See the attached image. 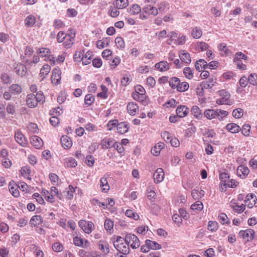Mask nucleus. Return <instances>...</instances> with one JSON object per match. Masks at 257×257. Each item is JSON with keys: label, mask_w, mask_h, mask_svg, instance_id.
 <instances>
[{"label": "nucleus", "mask_w": 257, "mask_h": 257, "mask_svg": "<svg viewBox=\"0 0 257 257\" xmlns=\"http://www.w3.org/2000/svg\"><path fill=\"white\" fill-rule=\"evenodd\" d=\"M113 245L115 249L119 253L127 255L130 253V246L128 244L124 241V239L120 236H118L114 241Z\"/></svg>", "instance_id": "nucleus-1"}, {"label": "nucleus", "mask_w": 257, "mask_h": 257, "mask_svg": "<svg viewBox=\"0 0 257 257\" xmlns=\"http://www.w3.org/2000/svg\"><path fill=\"white\" fill-rule=\"evenodd\" d=\"M220 97L216 100V103L218 105H231L234 103V100L230 99V94L224 89L218 91Z\"/></svg>", "instance_id": "nucleus-2"}, {"label": "nucleus", "mask_w": 257, "mask_h": 257, "mask_svg": "<svg viewBox=\"0 0 257 257\" xmlns=\"http://www.w3.org/2000/svg\"><path fill=\"white\" fill-rule=\"evenodd\" d=\"M124 241L133 249L137 248L140 246L138 237L134 234L127 233L125 236Z\"/></svg>", "instance_id": "nucleus-3"}, {"label": "nucleus", "mask_w": 257, "mask_h": 257, "mask_svg": "<svg viewBox=\"0 0 257 257\" xmlns=\"http://www.w3.org/2000/svg\"><path fill=\"white\" fill-rule=\"evenodd\" d=\"M254 233V231L253 229H247L244 230H240L239 232V235L243 239L248 241L253 239Z\"/></svg>", "instance_id": "nucleus-4"}, {"label": "nucleus", "mask_w": 257, "mask_h": 257, "mask_svg": "<svg viewBox=\"0 0 257 257\" xmlns=\"http://www.w3.org/2000/svg\"><path fill=\"white\" fill-rule=\"evenodd\" d=\"M61 71L59 68H55L52 71L51 75V82L55 85H58L61 82Z\"/></svg>", "instance_id": "nucleus-5"}, {"label": "nucleus", "mask_w": 257, "mask_h": 257, "mask_svg": "<svg viewBox=\"0 0 257 257\" xmlns=\"http://www.w3.org/2000/svg\"><path fill=\"white\" fill-rule=\"evenodd\" d=\"M132 97L135 100L141 102L144 105H147L149 103V99L145 94L133 92Z\"/></svg>", "instance_id": "nucleus-6"}, {"label": "nucleus", "mask_w": 257, "mask_h": 257, "mask_svg": "<svg viewBox=\"0 0 257 257\" xmlns=\"http://www.w3.org/2000/svg\"><path fill=\"white\" fill-rule=\"evenodd\" d=\"M15 139L16 142L22 147H26L28 144V141L20 132L15 133Z\"/></svg>", "instance_id": "nucleus-7"}, {"label": "nucleus", "mask_w": 257, "mask_h": 257, "mask_svg": "<svg viewBox=\"0 0 257 257\" xmlns=\"http://www.w3.org/2000/svg\"><path fill=\"white\" fill-rule=\"evenodd\" d=\"M75 33L71 32L68 34L66 38H65L63 45L67 49L70 48L73 45L75 41Z\"/></svg>", "instance_id": "nucleus-8"}, {"label": "nucleus", "mask_w": 257, "mask_h": 257, "mask_svg": "<svg viewBox=\"0 0 257 257\" xmlns=\"http://www.w3.org/2000/svg\"><path fill=\"white\" fill-rule=\"evenodd\" d=\"M73 242L76 246L83 248L87 247L90 244L89 242L87 240H84L83 238L78 236L73 237Z\"/></svg>", "instance_id": "nucleus-9"}, {"label": "nucleus", "mask_w": 257, "mask_h": 257, "mask_svg": "<svg viewBox=\"0 0 257 257\" xmlns=\"http://www.w3.org/2000/svg\"><path fill=\"white\" fill-rule=\"evenodd\" d=\"M14 69L16 73L21 76H25L27 73L25 65L20 63H15Z\"/></svg>", "instance_id": "nucleus-10"}, {"label": "nucleus", "mask_w": 257, "mask_h": 257, "mask_svg": "<svg viewBox=\"0 0 257 257\" xmlns=\"http://www.w3.org/2000/svg\"><path fill=\"white\" fill-rule=\"evenodd\" d=\"M216 83V79L213 78H209L208 80L202 82L200 87L202 90L212 88Z\"/></svg>", "instance_id": "nucleus-11"}, {"label": "nucleus", "mask_w": 257, "mask_h": 257, "mask_svg": "<svg viewBox=\"0 0 257 257\" xmlns=\"http://www.w3.org/2000/svg\"><path fill=\"white\" fill-rule=\"evenodd\" d=\"M189 109L185 105H180L177 107L176 112V114L180 117L182 118L186 116L189 113Z\"/></svg>", "instance_id": "nucleus-12"}, {"label": "nucleus", "mask_w": 257, "mask_h": 257, "mask_svg": "<svg viewBox=\"0 0 257 257\" xmlns=\"http://www.w3.org/2000/svg\"><path fill=\"white\" fill-rule=\"evenodd\" d=\"M30 143L36 149H40L43 145V142L41 138L37 136H34L30 138Z\"/></svg>", "instance_id": "nucleus-13"}, {"label": "nucleus", "mask_w": 257, "mask_h": 257, "mask_svg": "<svg viewBox=\"0 0 257 257\" xmlns=\"http://www.w3.org/2000/svg\"><path fill=\"white\" fill-rule=\"evenodd\" d=\"M164 172L162 168H158L154 174V179L155 183L161 182L164 178Z\"/></svg>", "instance_id": "nucleus-14"}, {"label": "nucleus", "mask_w": 257, "mask_h": 257, "mask_svg": "<svg viewBox=\"0 0 257 257\" xmlns=\"http://www.w3.org/2000/svg\"><path fill=\"white\" fill-rule=\"evenodd\" d=\"M26 103L27 105L30 108L35 107L38 104L37 98L34 94H29L27 96Z\"/></svg>", "instance_id": "nucleus-15"}, {"label": "nucleus", "mask_w": 257, "mask_h": 257, "mask_svg": "<svg viewBox=\"0 0 257 257\" xmlns=\"http://www.w3.org/2000/svg\"><path fill=\"white\" fill-rule=\"evenodd\" d=\"M139 107L138 104L134 102H130L127 105L128 113L131 115H135L139 111Z\"/></svg>", "instance_id": "nucleus-16"}, {"label": "nucleus", "mask_w": 257, "mask_h": 257, "mask_svg": "<svg viewBox=\"0 0 257 257\" xmlns=\"http://www.w3.org/2000/svg\"><path fill=\"white\" fill-rule=\"evenodd\" d=\"M143 12L146 15H151L153 16H156L158 14V9L151 5H147L143 9Z\"/></svg>", "instance_id": "nucleus-17"}, {"label": "nucleus", "mask_w": 257, "mask_h": 257, "mask_svg": "<svg viewBox=\"0 0 257 257\" xmlns=\"http://www.w3.org/2000/svg\"><path fill=\"white\" fill-rule=\"evenodd\" d=\"M249 170L247 167L243 165L239 166L236 170L237 176L241 178H245L248 174Z\"/></svg>", "instance_id": "nucleus-18"}, {"label": "nucleus", "mask_w": 257, "mask_h": 257, "mask_svg": "<svg viewBox=\"0 0 257 257\" xmlns=\"http://www.w3.org/2000/svg\"><path fill=\"white\" fill-rule=\"evenodd\" d=\"M79 225L85 233L89 234L91 232L92 227L93 225L92 222H86L85 221H80L79 222Z\"/></svg>", "instance_id": "nucleus-19"}, {"label": "nucleus", "mask_w": 257, "mask_h": 257, "mask_svg": "<svg viewBox=\"0 0 257 257\" xmlns=\"http://www.w3.org/2000/svg\"><path fill=\"white\" fill-rule=\"evenodd\" d=\"M60 142L62 146L65 149L70 148L72 145V142L70 137L63 136L61 138Z\"/></svg>", "instance_id": "nucleus-20"}, {"label": "nucleus", "mask_w": 257, "mask_h": 257, "mask_svg": "<svg viewBox=\"0 0 257 257\" xmlns=\"http://www.w3.org/2000/svg\"><path fill=\"white\" fill-rule=\"evenodd\" d=\"M114 140L112 138H104L101 142V145L103 149H108L112 148L114 145Z\"/></svg>", "instance_id": "nucleus-21"}, {"label": "nucleus", "mask_w": 257, "mask_h": 257, "mask_svg": "<svg viewBox=\"0 0 257 257\" xmlns=\"http://www.w3.org/2000/svg\"><path fill=\"white\" fill-rule=\"evenodd\" d=\"M9 191L11 194L15 197H18L19 195L18 186L14 181H11L9 184Z\"/></svg>", "instance_id": "nucleus-22"}, {"label": "nucleus", "mask_w": 257, "mask_h": 257, "mask_svg": "<svg viewBox=\"0 0 257 257\" xmlns=\"http://www.w3.org/2000/svg\"><path fill=\"white\" fill-rule=\"evenodd\" d=\"M98 248L104 253L107 254L109 253V245L106 241L100 240L98 242Z\"/></svg>", "instance_id": "nucleus-23"}, {"label": "nucleus", "mask_w": 257, "mask_h": 257, "mask_svg": "<svg viewBox=\"0 0 257 257\" xmlns=\"http://www.w3.org/2000/svg\"><path fill=\"white\" fill-rule=\"evenodd\" d=\"M179 58L182 62L187 64L190 63L191 61L190 54L185 50H182L179 54Z\"/></svg>", "instance_id": "nucleus-24"}, {"label": "nucleus", "mask_w": 257, "mask_h": 257, "mask_svg": "<svg viewBox=\"0 0 257 257\" xmlns=\"http://www.w3.org/2000/svg\"><path fill=\"white\" fill-rule=\"evenodd\" d=\"M191 114L197 119L200 120L203 117V114L200 108L197 105H194L191 109Z\"/></svg>", "instance_id": "nucleus-25"}, {"label": "nucleus", "mask_w": 257, "mask_h": 257, "mask_svg": "<svg viewBox=\"0 0 257 257\" xmlns=\"http://www.w3.org/2000/svg\"><path fill=\"white\" fill-rule=\"evenodd\" d=\"M50 70L51 67L48 64H45L43 66L39 73V76L41 78V81L46 77Z\"/></svg>", "instance_id": "nucleus-26"}, {"label": "nucleus", "mask_w": 257, "mask_h": 257, "mask_svg": "<svg viewBox=\"0 0 257 257\" xmlns=\"http://www.w3.org/2000/svg\"><path fill=\"white\" fill-rule=\"evenodd\" d=\"M225 128L231 133L235 134L238 133L240 130V126L234 123H229L226 124Z\"/></svg>", "instance_id": "nucleus-27"}, {"label": "nucleus", "mask_w": 257, "mask_h": 257, "mask_svg": "<svg viewBox=\"0 0 257 257\" xmlns=\"http://www.w3.org/2000/svg\"><path fill=\"white\" fill-rule=\"evenodd\" d=\"M155 67L156 69L162 72L167 71L170 68L168 63L165 61H162L159 63H157L155 64Z\"/></svg>", "instance_id": "nucleus-28"}, {"label": "nucleus", "mask_w": 257, "mask_h": 257, "mask_svg": "<svg viewBox=\"0 0 257 257\" xmlns=\"http://www.w3.org/2000/svg\"><path fill=\"white\" fill-rule=\"evenodd\" d=\"M129 129L128 124L126 122H121L118 123L117 126V131L118 133L123 134L128 132Z\"/></svg>", "instance_id": "nucleus-29"}, {"label": "nucleus", "mask_w": 257, "mask_h": 257, "mask_svg": "<svg viewBox=\"0 0 257 257\" xmlns=\"http://www.w3.org/2000/svg\"><path fill=\"white\" fill-rule=\"evenodd\" d=\"M36 22V17L32 15H30L25 18L24 23L27 27H32Z\"/></svg>", "instance_id": "nucleus-30"}, {"label": "nucleus", "mask_w": 257, "mask_h": 257, "mask_svg": "<svg viewBox=\"0 0 257 257\" xmlns=\"http://www.w3.org/2000/svg\"><path fill=\"white\" fill-rule=\"evenodd\" d=\"M165 147V144L163 143L160 142L156 144L151 150L152 154L154 156H158L160 153V151Z\"/></svg>", "instance_id": "nucleus-31"}, {"label": "nucleus", "mask_w": 257, "mask_h": 257, "mask_svg": "<svg viewBox=\"0 0 257 257\" xmlns=\"http://www.w3.org/2000/svg\"><path fill=\"white\" fill-rule=\"evenodd\" d=\"M43 221V218L41 215H36L31 218L30 223L32 226H36L41 224Z\"/></svg>", "instance_id": "nucleus-32"}, {"label": "nucleus", "mask_w": 257, "mask_h": 257, "mask_svg": "<svg viewBox=\"0 0 257 257\" xmlns=\"http://www.w3.org/2000/svg\"><path fill=\"white\" fill-rule=\"evenodd\" d=\"M204 116L208 119L217 118L215 110L212 109H206L204 113Z\"/></svg>", "instance_id": "nucleus-33"}, {"label": "nucleus", "mask_w": 257, "mask_h": 257, "mask_svg": "<svg viewBox=\"0 0 257 257\" xmlns=\"http://www.w3.org/2000/svg\"><path fill=\"white\" fill-rule=\"evenodd\" d=\"M145 242L146 244L149 247L150 249L156 250L159 249L161 248V245L156 241L147 239L145 241Z\"/></svg>", "instance_id": "nucleus-34"}, {"label": "nucleus", "mask_w": 257, "mask_h": 257, "mask_svg": "<svg viewBox=\"0 0 257 257\" xmlns=\"http://www.w3.org/2000/svg\"><path fill=\"white\" fill-rule=\"evenodd\" d=\"M10 92L12 94H19L22 92V87L18 84H13L9 88Z\"/></svg>", "instance_id": "nucleus-35"}, {"label": "nucleus", "mask_w": 257, "mask_h": 257, "mask_svg": "<svg viewBox=\"0 0 257 257\" xmlns=\"http://www.w3.org/2000/svg\"><path fill=\"white\" fill-rule=\"evenodd\" d=\"M115 7L118 9L126 8L128 5V0H116L113 4Z\"/></svg>", "instance_id": "nucleus-36"}, {"label": "nucleus", "mask_w": 257, "mask_h": 257, "mask_svg": "<svg viewBox=\"0 0 257 257\" xmlns=\"http://www.w3.org/2000/svg\"><path fill=\"white\" fill-rule=\"evenodd\" d=\"M207 63L204 59H200L197 61L195 64V68L197 70L200 72L202 69H206Z\"/></svg>", "instance_id": "nucleus-37"}, {"label": "nucleus", "mask_w": 257, "mask_h": 257, "mask_svg": "<svg viewBox=\"0 0 257 257\" xmlns=\"http://www.w3.org/2000/svg\"><path fill=\"white\" fill-rule=\"evenodd\" d=\"M100 187L102 191L106 192L109 189V185L105 176L102 177L100 179Z\"/></svg>", "instance_id": "nucleus-38"}, {"label": "nucleus", "mask_w": 257, "mask_h": 257, "mask_svg": "<svg viewBox=\"0 0 257 257\" xmlns=\"http://www.w3.org/2000/svg\"><path fill=\"white\" fill-rule=\"evenodd\" d=\"M180 79L177 77H172L169 80V86L172 89L177 90L178 84H179Z\"/></svg>", "instance_id": "nucleus-39"}, {"label": "nucleus", "mask_w": 257, "mask_h": 257, "mask_svg": "<svg viewBox=\"0 0 257 257\" xmlns=\"http://www.w3.org/2000/svg\"><path fill=\"white\" fill-rule=\"evenodd\" d=\"M110 42V38H106L103 39L101 41H98L97 42L96 45L97 47L99 49H103L105 47H107L108 46L109 43Z\"/></svg>", "instance_id": "nucleus-40"}, {"label": "nucleus", "mask_w": 257, "mask_h": 257, "mask_svg": "<svg viewBox=\"0 0 257 257\" xmlns=\"http://www.w3.org/2000/svg\"><path fill=\"white\" fill-rule=\"evenodd\" d=\"M218 48L221 56H226L228 54L229 50L227 47L226 44L225 43H220L218 46Z\"/></svg>", "instance_id": "nucleus-41"}, {"label": "nucleus", "mask_w": 257, "mask_h": 257, "mask_svg": "<svg viewBox=\"0 0 257 257\" xmlns=\"http://www.w3.org/2000/svg\"><path fill=\"white\" fill-rule=\"evenodd\" d=\"M191 35L195 39L200 38L202 35L201 29L197 27L193 28L192 30Z\"/></svg>", "instance_id": "nucleus-42"}, {"label": "nucleus", "mask_w": 257, "mask_h": 257, "mask_svg": "<svg viewBox=\"0 0 257 257\" xmlns=\"http://www.w3.org/2000/svg\"><path fill=\"white\" fill-rule=\"evenodd\" d=\"M91 53L89 51H87L85 55H82L81 58L82 64L84 65L90 64L91 61Z\"/></svg>", "instance_id": "nucleus-43"}, {"label": "nucleus", "mask_w": 257, "mask_h": 257, "mask_svg": "<svg viewBox=\"0 0 257 257\" xmlns=\"http://www.w3.org/2000/svg\"><path fill=\"white\" fill-rule=\"evenodd\" d=\"M189 87V85L187 82H181L179 80V84L178 85L177 90L179 92H185L187 91Z\"/></svg>", "instance_id": "nucleus-44"}, {"label": "nucleus", "mask_w": 257, "mask_h": 257, "mask_svg": "<svg viewBox=\"0 0 257 257\" xmlns=\"http://www.w3.org/2000/svg\"><path fill=\"white\" fill-rule=\"evenodd\" d=\"M22 175L25 178L30 179V174L31 172L30 167L25 166L23 167L21 170Z\"/></svg>", "instance_id": "nucleus-45"}, {"label": "nucleus", "mask_w": 257, "mask_h": 257, "mask_svg": "<svg viewBox=\"0 0 257 257\" xmlns=\"http://www.w3.org/2000/svg\"><path fill=\"white\" fill-rule=\"evenodd\" d=\"M241 59L246 60L247 56L241 52L236 53L233 58V62L235 63L237 61H240Z\"/></svg>", "instance_id": "nucleus-46"}, {"label": "nucleus", "mask_w": 257, "mask_h": 257, "mask_svg": "<svg viewBox=\"0 0 257 257\" xmlns=\"http://www.w3.org/2000/svg\"><path fill=\"white\" fill-rule=\"evenodd\" d=\"M40 61V58L38 55H34L31 60L29 59H26L24 60V62L28 66H31L33 64L38 63Z\"/></svg>", "instance_id": "nucleus-47"}, {"label": "nucleus", "mask_w": 257, "mask_h": 257, "mask_svg": "<svg viewBox=\"0 0 257 257\" xmlns=\"http://www.w3.org/2000/svg\"><path fill=\"white\" fill-rule=\"evenodd\" d=\"M209 47V45L203 42H198L196 45V49L198 51H204Z\"/></svg>", "instance_id": "nucleus-48"}, {"label": "nucleus", "mask_w": 257, "mask_h": 257, "mask_svg": "<svg viewBox=\"0 0 257 257\" xmlns=\"http://www.w3.org/2000/svg\"><path fill=\"white\" fill-rule=\"evenodd\" d=\"M95 98L91 94L85 95L84 98L85 105L86 107L90 106L94 102Z\"/></svg>", "instance_id": "nucleus-49"}, {"label": "nucleus", "mask_w": 257, "mask_h": 257, "mask_svg": "<svg viewBox=\"0 0 257 257\" xmlns=\"http://www.w3.org/2000/svg\"><path fill=\"white\" fill-rule=\"evenodd\" d=\"M218 220L222 224H228L230 223L227 216L224 213L219 214L218 215Z\"/></svg>", "instance_id": "nucleus-50"}, {"label": "nucleus", "mask_w": 257, "mask_h": 257, "mask_svg": "<svg viewBox=\"0 0 257 257\" xmlns=\"http://www.w3.org/2000/svg\"><path fill=\"white\" fill-rule=\"evenodd\" d=\"M37 54H41L42 57H47L51 54V51L47 48H41L37 51Z\"/></svg>", "instance_id": "nucleus-51"}, {"label": "nucleus", "mask_w": 257, "mask_h": 257, "mask_svg": "<svg viewBox=\"0 0 257 257\" xmlns=\"http://www.w3.org/2000/svg\"><path fill=\"white\" fill-rule=\"evenodd\" d=\"M115 43L117 48L119 49H123L125 47V44L123 39L120 37H117L115 39Z\"/></svg>", "instance_id": "nucleus-52"}, {"label": "nucleus", "mask_w": 257, "mask_h": 257, "mask_svg": "<svg viewBox=\"0 0 257 257\" xmlns=\"http://www.w3.org/2000/svg\"><path fill=\"white\" fill-rule=\"evenodd\" d=\"M218 228V224L216 221H209L208 222L207 228L211 231H215Z\"/></svg>", "instance_id": "nucleus-53"}, {"label": "nucleus", "mask_w": 257, "mask_h": 257, "mask_svg": "<svg viewBox=\"0 0 257 257\" xmlns=\"http://www.w3.org/2000/svg\"><path fill=\"white\" fill-rule=\"evenodd\" d=\"M215 111L217 115V118L219 120L222 119L223 117L227 116L228 114V112L227 111L220 109H215Z\"/></svg>", "instance_id": "nucleus-54"}, {"label": "nucleus", "mask_w": 257, "mask_h": 257, "mask_svg": "<svg viewBox=\"0 0 257 257\" xmlns=\"http://www.w3.org/2000/svg\"><path fill=\"white\" fill-rule=\"evenodd\" d=\"M243 115V110L241 108L235 109L232 111V116L236 118H240Z\"/></svg>", "instance_id": "nucleus-55"}, {"label": "nucleus", "mask_w": 257, "mask_h": 257, "mask_svg": "<svg viewBox=\"0 0 257 257\" xmlns=\"http://www.w3.org/2000/svg\"><path fill=\"white\" fill-rule=\"evenodd\" d=\"M113 222L110 219H107L104 222V228L110 232L113 230Z\"/></svg>", "instance_id": "nucleus-56"}, {"label": "nucleus", "mask_w": 257, "mask_h": 257, "mask_svg": "<svg viewBox=\"0 0 257 257\" xmlns=\"http://www.w3.org/2000/svg\"><path fill=\"white\" fill-rule=\"evenodd\" d=\"M229 178V175L226 173H222L219 174V179L220 180V185L224 186V183H226Z\"/></svg>", "instance_id": "nucleus-57"}, {"label": "nucleus", "mask_w": 257, "mask_h": 257, "mask_svg": "<svg viewBox=\"0 0 257 257\" xmlns=\"http://www.w3.org/2000/svg\"><path fill=\"white\" fill-rule=\"evenodd\" d=\"M141 11V9L139 5H133L130 8V13L132 15H135L139 14Z\"/></svg>", "instance_id": "nucleus-58"}, {"label": "nucleus", "mask_w": 257, "mask_h": 257, "mask_svg": "<svg viewBox=\"0 0 257 257\" xmlns=\"http://www.w3.org/2000/svg\"><path fill=\"white\" fill-rule=\"evenodd\" d=\"M183 73L185 77L189 79L193 77V71L190 67H185L183 70Z\"/></svg>", "instance_id": "nucleus-59"}, {"label": "nucleus", "mask_w": 257, "mask_h": 257, "mask_svg": "<svg viewBox=\"0 0 257 257\" xmlns=\"http://www.w3.org/2000/svg\"><path fill=\"white\" fill-rule=\"evenodd\" d=\"M250 128L251 127L248 124H245L242 126L240 131L244 136L248 137L249 136Z\"/></svg>", "instance_id": "nucleus-60"}, {"label": "nucleus", "mask_w": 257, "mask_h": 257, "mask_svg": "<svg viewBox=\"0 0 257 257\" xmlns=\"http://www.w3.org/2000/svg\"><path fill=\"white\" fill-rule=\"evenodd\" d=\"M238 184V182H236L235 180L230 179L229 180L228 179L226 183H224V187H225V188H235Z\"/></svg>", "instance_id": "nucleus-61"}, {"label": "nucleus", "mask_w": 257, "mask_h": 257, "mask_svg": "<svg viewBox=\"0 0 257 257\" xmlns=\"http://www.w3.org/2000/svg\"><path fill=\"white\" fill-rule=\"evenodd\" d=\"M203 208V205L201 201H197L191 206V208L192 210H201Z\"/></svg>", "instance_id": "nucleus-62"}, {"label": "nucleus", "mask_w": 257, "mask_h": 257, "mask_svg": "<svg viewBox=\"0 0 257 257\" xmlns=\"http://www.w3.org/2000/svg\"><path fill=\"white\" fill-rule=\"evenodd\" d=\"M118 123V121L117 119L109 120L107 124V130L109 131H111L113 128L115 127H117Z\"/></svg>", "instance_id": "nucleus-63"}, {"label": "nucleus", "mask_w": 257, "mask_h": 257, "mask_svg": "<svg viewBox=\"0 0 257 257\" xmlns=\"http://www.w3.org/2000/svg\"><path fill=\"white\" fill-rule=\"evenodd\" d=\"M248 82L253 85H255L256 84L257 81V74L255 73H251L248 77Z\"/></svg>", "instance_id": "nucleus-64"}]
</instances>
